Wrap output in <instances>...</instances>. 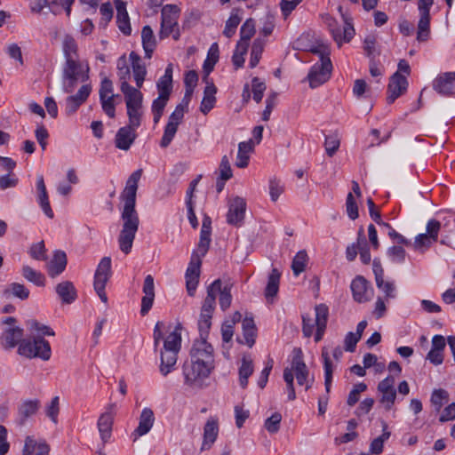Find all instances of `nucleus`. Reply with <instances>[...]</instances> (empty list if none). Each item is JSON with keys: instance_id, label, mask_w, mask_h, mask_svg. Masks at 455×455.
Masks as SVG:
<instances>
[{"instance_id": "61", "label": "nucleus", "mask_w": 455, "mask_h": 455, "mask_svg": "<svg viewBox=\"0 0 455 455\" xmlns=\"http://www.w3.org/2000/svg\"><path fill=\"white\" fill-rule=\"evenodd\" d=\"M251 86H252L253 100L257 103H259L261 101V100L263 98V94L266 90V85L258 77H254L251 81Z\"/></svg>"}, {"instance_id": "34", "label": "nucleus", "mask_w": 455, "mask_h": 455, "mask_svg": "<svg viewBox=\"0 0 455 455\" xmlns=\"http://www.w3.org/2000/svg\"><path fill=\"white\" fill-rule=\"evenodd\" d=\"M67 266V255L62 251H56L48 264L47 270L51 277L60 275Z\"/></svg>"}, {"instance_id": "41", "label": "nucleus", "mask_w": 455, "mask_h": 455, "mask_svg": "<svg viewBox=\"0 0 455 455\" xmlns=\"http://www.w3.org/2000/svg\"><path fill=\"white\" fill-rule=\"evenodd\" d=\"M55 290L63 303L70 304L76 299V290L69 281L60 283Z\"/></svg>"}, {"instance_id": "11", "label": "nucleus", "mask_w": 455, "mask_h": 455, "mask_svg": "<svg viewBox=\"0 0 455 455\" xmlns=\"http://www.w3.org/2000/svg\"><path fill=\"white\" fill-rule=\"evenodd\" d=\"M111 276V258L103 257L97 266L94 274L93 286L100 300L105 304L108 303V296L105 291V287Z\"/></svg>"}, {"instance_id": "62", "label": "nucleus", "mask_w": 455, "mask_h": 455, "mask_svg": "<svg viewBox=\"0 0 455 455\" xmlns=\"http://www.w3.org/2000/svg\"><path fill=\"white\" fill-rule=\"evenodd\" d=\"M211 242L212 239L199 238L197 248L193 251L191 257L196 256L199 261H202V259L206 255L210 248Z\"/></svg>"}, {"instance_id": "3", "label": "nucleus", "mask_w": 455, "mask_h": 455, "mask_svg": "<svg viewBox=\"0 0 455 455\" xmlns=\"http://www.w3.org/2000/svg\"><path fill=\"white\" fill-rule=\"evenodd\" d=\"M164 323L157 322L153 331L154 347L156 349L163 339L162 329ZM181 327L176 326L175 329L164 338L163 347L160 348V366L159 371L163 376H167L176 368L178 354L181 348Z\"/></svg>"}, {"instance_id": "21", "label": "nucleus", "mask_w": 455, "mask_h": 455, "mask_svg": "<svg viewBox=\"0 0 455 455\" xmlns=\"http://www.w3.org/2000/svg\"><path fill=\"white\" fill-rule=\"evenodd\" d=\"M434 90L443 96L455 94V71L439 74L433 81Z\"/></svg>"}, {"instance_id": "19", "label": "nucleus", "mask_w": 455, "mask_h": 455, "mask_svg": "<svg viewBox=\"0 0 455 455\" xmlns=\"http://www.w3.org/2000/svg\"><path fill=\"white\" fill-rule=\"evenodd\" d=\"M246 211V202L240 196L231 199L228 204L227 222L233 226L242 225Z\"/></svg>"}, {"instance_id": "63", "label": "nucleus", "mask_w": 455, "mask_h": 455, "mask_svg": "<svg viewBox=\"0 0 455 455\" xmlns=\"http://www.w3.org/2000/svg\"><path fill=\"white\" fill-rule=\"evenodd\" d=\"M158 95L170 98L172 90V80L164 77H160L156 83Z\"/></svg>"}, {"instance_id": "33", "label": "nucleus", "mask_w": 455, "mask_h": 455, "mask_svg": "<svg viewBox=\"0 0 455 455\" xmlns=\"http://www.w3.org/2000/svg\"><path fill=\"white\" fill-rule=\"evenodd\" d=\"M50 447L44 443H37L32 436H27L22 455H49Z\"/></svg>"}, {"instance_id": "1", "label": "nucleus", "mask_w": 455, "mask_h": 455, "mask_svg": "<svg viewBox=\"0 0 455 455\" xmlns=\"http://www.w3.org/2000/svg\"><path fill=\"white\" fill-rule=\"evenodd\" d=\"M130 65L124 55L117 60L116 75L120 84V91L124 94L128 124L138 129L141 124L143 116V86L148 70L141 57L135 52L129 54Z\"/></svg>"}, {"instance_id": "52", "label": "nucleus", "mask_w": 455, "mask_h": 455, "mask_svg": "<svg viewBox=\"0 0 455 455\" xmlns=\"http://www.w3.org/2000/svg\"><path fill=\"white\" fill-rule=\"evenodd\" d=\"M263 43L260 40L257 39L253 42L249 62L251 68H255L259 64L263 52Z\"/></svg>"}, {"instance_id": "60", "label": "nucleus", "mask_w": 455, "mask_h": 455, "mask_svg": "<svg viewBox=\"0 0 455 455\" xmlns=\"http://www.w3.org/2000/svg\"><path fill=\"white\" fill-rule=\"evenodd\" d=\"M448 399L449 394L444 389H435L431 395V403L436 407V410H439Z\"/></svg>"}, {"instance_id": "9", "label": "nucleus", "mask_w": 455, "mask_h": 455, "mask_svg": "<svg viewBox=\"0 0 455 455\" xmlns=\"http://www.w3.org/2000/svg\"><path fill=\"white\" fill-rule=\"evenodd\" d=\"M433 4L434 0H418L419 20L416 40L419 43H427L431 38L430 9Z\"/></svg>"}, {"instance_id": "39", "label": "nucleus", "mask_w": 455, "mask_h": 455, "mask_svg": "<svg viewBox=\"0 0 455 455\" xmlns=\"http://www.w3.org/2000/svg\"><path fill=\"white\" fill-rule=\"evenodd\" d=\"M141 41L145 52V58L151 59L156 46V40L150 26L147 25L142 28Z\"/></svg>"}, {"instance_id": "43", "label": "nucleus", "mask_w": 455, "mask_h": 455, "mask_svg": "<svg viewBox=\"0 0 455 455\" xmlns=\"http://www.w3.org/2000/svg\"><path fill=\"white\" fill-rule=\"evenodd\" d=\"M382 434L381 435L374 438L370 444V452L374 455H379L383 451L384 443L387 441L391 435L388 430L387 424L381 421Z\"/></svg>"}, {"instance_id": "18", "label": "nucleus", "mask_w": 455, "mask_h": 455, "mask_svg": "<svg viewBox=\"0 0 455 455\" xmlns=\"http://www.w3.org/2000/svg\"><path fill=\"white\" fill-rule=\"evenodd\" d=\"M353 298L358 303L369 301L373 296V289L369 282L362 275L353 279L350 285Z\"/></svg>"}, {"instance_id": "17", "label": "nucleus", "mask_w": 455, "mask_h": 455, "mask_svg": "<svg viewBox=\"0 0 455 455\" xmlns=\"http://www.w3.org/2000/svg\"><path fill=\"white\" fill-rule=\"evenodd\" d=\"M395 383V377L393 375H388L378 385V391L381 394L380 403L387 411L392 409L396 399Z\"/></svg>"}, {"instance_id": "50", "label": "nucleus", "mask_w": 455, "mask_h": 455, "mask_svg": "<svg viewBox=\"0 0 455 455\" xmlns=\"http://www.w3.org/2000/svg\"><path fill=\"white\" fill-rule=\"evenodd\" d=\"M62 49L65 59L76 58L77 56L78 46L75 38L70 35L64 36Z\"/></svg>"}, {"instance_id": "35", "label": "nucleus", "mask_w": 455, "mask_h": 455, "mask_svg": "<svg viewBox=\"0 0 455 455\" xmlns=\"http://www.w3.org/2000/svg\"><path fill=\"white\" fill-rule=\"evenodd\" d=\"M281 273L276 268H273L268 275L267 286L265 288L264 295L267 302L272 303L274 298L277 295L279 291Z\"/></svg>"}, {"instance_id": "20", "label": "nucleus", "mask_w": 455, "mask_h": 455, "mask_svg": "<svg viewBox=\"0 0 455 455\" xmlns=\"http://www.w3.org/2000/svg\"><path fill=\"white\" fill-rule=\"evenodd\" d=\"M115 410V403L108 404L106 411L100 414L98 419L97 427L103 443H107L111 437Z\"/></svg>"}, {"instance_id": "22", "label": "nucleus", "mask_w": 455, "mask_h": 455, "mask_svg": "<svg viewBox=\"0 0 455 455\" xmlns=\"http://www.w3.org/2000/svg\"><path fill=\"white\" fill-rule=\"evenodd\" d=\"M201 265L202 261H199L196 256L191 257L188 268L186 270V287L188 295L191 297L195 295V292L199 283Z\"/></svg>"}, {"instance_id": "46", "label": "nucleus", "mask_w": 455, "mask_h": 455, "mask_svg": "<svg viewBox=\"0 0 455 455\" xmlns=\"http://www.w3.org/2000/svg\"><path fill=\"white\" fill-rule=\"evenodd\" d=\"M376 285L384 293L383 299L387 301L395 299L397 297L396 286L394 281H385L384 278L379 277Z\"/></svg>"}, {"instance_id": "31", "label": "nucleus", "mask_w": 455, "mask_h": 455, "mask_svg": "<svg viewBox=\"0 0 455 455\" xmlns=\"http://www.w3.org/2000/svg\"><path fill=\"white\" fill-rule=\"evenodd\" d=\"M23 329L20 327H12L4 331L1 337V344L4 348L10 349L15 347L17 345L20 346V342L23 341Z\"/></svg>"}, {"instance_id": "15", "label": "nucleus", "mask_w": 455, "mask_h": 455, "mask_svg": "<svg viewBox=\"0 0 455 455\" xmlns=\"http://www.w3.org/2000/svg\"><path fill=\"white\" fill-rule=\"evenodd\" d=\"M441 229L440 221L432 219L428 220L426 226V233L419 234L415 237L411 246L416 251H424L427 250L438 239V234Z\"/></svg>"}, {"instance_id": "44", "label": "nucleus", "mask_w": 455, "mask_h": 455, "mask_svg": "<svg viewBox=\"0 0 455 455\" xmlns=\"http://www.w3.org/2000/svg\"><path fill=\"white\" fill-rule=\"evenodd\" d=\"M253 371L252 359L249 355H244L239 367V383L243 388L247 387L248 379L253 373Z\"/></svg>"}, {"instance_id": "12", "label": "nucleus", "mask_w": 455, "mask_h": 455, "mask_svg": "<svg viewBox=\"0 0 455 455\" xmlns=\"http://www.w3.org/2000/svg\"><path fill=\"white\" fill-rule=\"evenodd\" d=\"M190 360L196 362L211 370L214 369V350L205 338L196 339L190 350Z\"/></svg>"}, {"instance_id": "36", "label": "nucleus", "mask_w": 455, "mask_h": 455, "mask_svg": "<svg viewBox=\"0 0 455 455\" xmlns=\"http://www.w3.org/2000/svg\"><path fill=\"white\" fill-rule=\"evenodd\" d=\"M255 21L253 19H247L240 28V40L237 42L239 49H248L249 43L255 34Z\"/></svg>"}, {"instance_id": "14", "label": "nucleus", "mask_w": 455, "mask_h": 455, "mask_svg": "<svg viewBox=\"0 0 455 455\" xmlns=\"http://www.w3.org/2000/svg\"><path fill=\"white\" fill-rule=\"evenodd\" d=\"M284 370H290L293 377H296L297 382L299 386H305V389L308 390L311 388L314 378H309V371L304 363L302 351L300 348L294 350V355L290 368Z\"/></svg>"}, {"instance_id": "16", "label": "nucleus", "mask_w": 455, "mask_h": 455, "mask_svg": "<svg viewBox=\"0 0 455 455\" xmlns=\"http://www.w3.org/2000/svg\"><path fill=\"white\" fill-rule=\"evenodd\" d=\"M184 113L185 107L182 104H179L169 116L168 123L164 127V134L160 141L162 148H167L172 141L178 131V127L183 120Z\"/></svg>"}, {"instance_id": "64", "label": "nucleus", "mask_w": 455, "mask_h": 455, "mask_svg": "<svg viewBox=\"0 0 455 455\" xmlns=\"http://www.w3.org/2000/svg\"><path fill=\"white\" fill-rule=\"evenodd\" d=\"M219 47L217 43H214L212 44L209 52H208V59L204 61V69H208V71H211L213 68L214 64L218 60L219 57Z\"/></svg>"}, {"instance_id": "57", "label": "nucleus", "mask_w": 455, "mask_h": 455, "mask_svg": "<svg viewBox=\"0 0 455 455\" xmlns=\"http://www.w3.org/2000/svg\"><path fill=\"white\" fill-rule=\"evenodd\" d=\"M366 389V384L363 382L355 384L348 395L347 401V404L349 406H354L359 401L360 394L364 392Z\"/></svg>"}, {"instance_id": "47", "label": "nucleus", "mask_w": 455, "mask_h": 455, "mask_svg": "<svg viewBox=\"0 0 455 455\" xmlns=\"http://www.w3.org/2000/svg\"><path fill=\"white\" fill-rule=\"evenodd\" d=\"M21 272L24 278L28 282L40 287L45 285V277L41 272L33 269L29 266H23Z\"/></svg>"}, {"instance_id": "56", "label": "nucleus", "mask_w": 455, "mask_h": 455, "mask_svg": "<svg viewBox=\"0 0 455 455\" xmlns=\"http://www.w3.org/2000/svg\"><path fill=\"white\" fill-rule=\"evenodd\" d=\"M379 226L385 228L387 229V235L388 236L396 241L398 243L404 244L406 246H409L411 244V242L408 239H406L403 235L397 233L389 223L384 222L383 220L379 224Z\"/></svg>"}, {"instance_id": "23", "label": "nucleus", "mask_w": 455, "mask_h": 455, "mask_svg": "<svg viewBox=\"0 0 455 455\" xmlns=\"http://www.w3.org/2000/svg\"><path fill=\"white\" fill-rule=\"evenodd\" d=\"M408 87V81L406 76L399 72H395L390 78L387 87V101L388 104H392L401 95L405 93Z\"/></svg>"}, {"instance_id": "2", "label": "nucleus", "mask_w": 455, "mask_h": 455, "mask_svg": "<svg viewBox=\"0 0 455 455\" xmlns=\"http://www.w3.org/2000/svg\"><path fill=\"white\" fill-rule=\"evenodd\" d=\"M142 173V169L134 171L127 179L120 196L124 207L121 213L123 227L118 236V243L120 250L124 254L131 252L135 235L139 229L140 219L135 206L138 185Z\"/></svg>"}, {"instance_id": "7", "label": "nucleus", "mask_w": 455, "mask_h": 455, "mask_svg": "<svg viewBox=\"0 0 455 455\" xmlns=\"http://www.w3.org/2000/svg\"><path fill=\"white\" fill-rule=\"evenodd\" d=\"M18 354L28 359L40 358L43 361H48L52 355V349L46 339L36 337L33 340L21 341L18 347Z\"/></svg>"}, {"instance_id": "53", "label": "nucleus", "mask_w": 455, "mask_h": 455, "mask_svg": "<svg viewBox=\"0 0 455 455\" xmlns=\"http://www.w3.org/2000/svg\"><path fill=\"white\" fill-rule=\"evenodd\" d=\"M45 413L48 418L54 423H58V415L60 413V397L52 398L49 404L45 406Z\"/></svg>"}, {"instance_id": "48", "label": "nucleus", "mask_w": 455, "mask_h": 455, "mask_svg": "<svg viewBox=\"0 0 455 455\" xmlns=\"http://www.w3.org/2000/svg\"><path fill=\"white\" fill-rule=\"evenodd\" d=\"M308 256L306 251L302 250L296 253L291 263V269L295 276L299 275L303 271H305Z\"/></svg>"}, {"instance_id": "26", "label": "nucleus", "mask_w": 455, "mask_h": 455, "mask_svg": "<svg viewBox=\"0 0 455 455\" xmlns=\"http://www.w3.org/2000/svg\"><path fill=\"white\" fill-rule=\"evenodd\" d=\"M136 128L125 125L121 127L115 137V145L118 149L127 151L137 138Z\"/></svg>"}, {"instance_id": "10", "label": "nucleus", "mask_w": 455, "mask_h": 455, "mask_svg": "<svg viewBox=\"0 0 455 455\" xmlns=\"http://www.w3.org/2000/svg\"><path fill=\"white\" fill-rule=\"evenodd\" d=\"M161 14L160 37L165 38L172 34L173 38L178 40L180 37V33L177 28L180 16L179 7L175 4H166L163 7Z\"/></svg>"}, {"instance_id": "28", "label": "nucleus", "mask_w": 455, "mask_h": 455, "mask_svg": "<svg viewBox=\"0 0 455 455\" xmlns=\"http://www.w3.org/2000/svg\"><path fill=\"white\" fill-rule=\"evenodd\" d=\"M143 293L144 296L141 299L140 314L141 315H146L151 309L155 299V284L154 278L151 275H148L145 277Z\"/></svg>"}, {"instance_id": "58", "label": "nucleus", "mask_w": 455, "mask_h": 455, "mask_svg": "<svg viewBox=\"0 0 455 455\" xmlns=\"http://www.w3.org/2000/svg\"><path fill=\"white\" fill-rule=\"evenodd\" d=\"M339 139L337 135L331 134L325 137L324 147L329 156H332L339 148Z\"/></svg>"}, {"instance_id": "45", "label": "nucleus", "mask_w": 455, "mask_h": 455, "mask_svg": "<svg viewBox=\"0 0 455 455\" xmlns=\"http://www.w3.org/2000/svg\"><path fill=\"white\" fill-rule=\"evenodd\" d=\"M324 369V386L327 393L330 392L332 381V373L334 370L333 363L330 358L328 350L324 347L322 350Z\"/></svg>"}, {"instance_id": "51", "label": "nucleus", "mask_w": 455, "mask_h": 455, "mask_svg": "<svg viewBox=\"0 0 455 455\" xmlns=\"http://www.w3.org/2000/svg\"><path fill=\"white\" fill-rule=\"evenodd\" d=\"M268 188L270 198L273 202H276L284 191L283 185L276 177H272L269 179Z\"/></svg>"}, {"instance_id": "32", "label": "nucleus", "mask_w": 455, "mask_h": 455, "mask_svg": "<svg viewBox=\"0 0 455 455\" xmlns=\"http://www.w3.org/2000/svg\"><path fill=\"white\" fill-rule=\"evenodd\" d=\"M116 24L120 31L125 35L129 36L132 33V28L130 23L129 15L126 10V3L123 1L116 2Z\"/></svg>"}, {"instance_id": "55", "label": "nucleus", "mask_w": 455, "mask_h": 455, "mask_svg": "<svg viewBox=\"0 0 455 455\" xmlns=\"http://www.w3.org/2000/svg\"><path fill=\"white\" fill-rule=\"evenodd\" d=\"M282 415L279 412L273 413L269 418L265 420L264 427L270 433L275 434L280 428Z\"/></svg>"}, {"instance_id": "5", "label": "nucleus", "mask_w": 455, "mask_h": 455, "mask_svg": "<svg viewBox=\"0 0 455 455\" xmlns=\"http://www.w3.org/2000/svg\"><path fill=\"white\" fill-rule=\"evenodd\" d=\"M212 370L192 360H187L182 366L184 384L192 389L203 388Z\"/></svg>"}, {"instance_id": "54", "label": "nucleus", "mask_w": 455, "mask_h": 455, "mask_svg": "<svg viewBox=\"0 0 455 455\" xmlns=\"http://www.w3.org/2000/svg\"><path fill=\"white\" fill-rule=\"evenodd\" d=\"M116 97H118V95L108 96L106 98L100 99L102 110L109 118H114L116 116L115 99Z\"/></svg>"}, {"instance_id": "30", "label": "nucleus", "mask_w": 455, "mask_h": 455, "mask_svg": "<svg viewBox=\"0 0 455 455\" xmlns=\"http://www.w3.org/2000/svg\"><path fill=\"white\" fill-rule=\"evenodd\" d=\"M338 10L342 16L344 24L342 28L339 25L337 26L336 31L337 34L339 35V39L334 41L337 43L338 46L340 47L343 43L350 42V40L354 37L355 31L352 24V20L345 15L342 6H339Z\"/></svg>"}, {"instance_id": "8", "label": "nucleus", "mask_w": 455, "mask_h": 455, "mask_svg": "<svg viewBox=\"0 0 455 455\" xmlns=\"http://www.w3.org/2000/svg\"><path fill=\"white\" fill-rule=\"evenodd\" d=\"M89 67L85 66L84 70L82 64L75 58L66 59L63 68V78L65 80L64 91L68 93L71 92L78 80L84 82L88 80Z\"/></svg>"}, {"instance_id": "29", "label": "nucleus", "mask_w": 455, "mask_h": 455, "mask_svg": "<svg viewBox=\"0 0 455 455\" xmlns=\"http://www.w3.org/2000/svg\"><path fill=\"white\" fill-rule=\"evenodd\" d=\"M446 347V339L442 335H435L432 339V347L427 355L434 365H440L443 362V350Z\"/></svg>"}, {"instance_id": "59", "label": "nucleus", "mask_w": 455, "mask_h": 455, "mask_svg": "<svg viewBox=\"0 0 455 455\" xmlns=\"http://www.w3.org/2000/svg\"><path fill=\"white\" fill-rule=\"evenodd\" d=\"M388 258L395 263H403L405 260L406 252L401 246H392L387 250Z\"/></svg>"}, {"instance_id": "37", "label": "nucleus", "mask_w": 455, "mask_h": 455, "mask_svg": "<svg viewBox=\"0 0 455 455\" xmlns=\"http://www.w3.org/2000/svg\"><path fill=\"white\" fill-rule=\"evenodd\" d=\"M217 88L213 83H207L204 91V97L200 105V111L204 115H207L215 106Z\"/></svg>"}, {"instance_id": "40", "label": "nucleus", "mask_w": 455, "mask_h": 455, "mask_svg": "<svg viewBox=\"0 0 455 455\" xmlns=\"http://www.w3.org/2000/svg\"><path fill=\"white\" fill-rule=\"evenodd\" d=\"M254 149V142L252 140L243 141L238 144V152L235 165L238 168H245L249 164L250 154Z\"/></svg>"}, {"instance_id": "27", "label": "nucleus", "mask_w": 455, "mask_h": 455, "mask_svg": "<svg viewBox=\"0 0 455 455\" xmlns=\"http://www.w3.org/2000/svg\"><path fill=\"white\" fill-rule=\"evenodd\" d=\"M218 435L219 419L216 417H210L204 427V435L201 450H210L215 443Z\"/></svg>"}, {"instance_id": "42", "label": "nucleus", "mask_w": 455, "mask_h": 455, "mask_svg": "<svg viewBox=\"0 0 455 455\" xmlns=\"http://www.w3.org/2000/svg\"><path fill=\"white\" fill-rule=\"evenodd\" d=\"M41 403L38 399L24 401L19 407V416L21 423H24L29 417L35 415L39 410Z\"/></svg>"}, {"instance_id": "6", "label": "nucleus", "mask_w": 455, "mask_h": 455, "mask_svg": "<svg viewBox=\"0 0 455 455\" xmlns=\"http://www.w3.org/2000/svg\"><path fill=\"white\" fill-rule=\"evenodd\" d=\"M233 286L234 283L230 280L216 279L207 287L205 299L212 297V306L216 307V299L218 298L220 307L225 312L230 307L232 303L233 296L231 291Z\"/></svg>"}, {"instance_id": "24", "label": "nucleus", "mask_w": 455, "mask_h": 455, "mask_svg": "<svg viewBox=\"0 0 455 455\" xmlns=\"http://www.w3.org/2000/svg\"><path fill=\"white\" fill-rule=\"evenodd\" d=\"M215 311V307L212 306V299L209 297L208 299L204 300L200 316L198 320V329L201 338H206L212 326V318Z\"/></svg>"}, {"instance_id": "38", "label": "nucleus", "mask_w": 455, "mask_h": 455, "mask_svg": "<svg viewBox=\"0 0 455 455\" xmlns=\"http://www.w3.org/2000/svg\"><path fill=\"white\" fill-rule=\"evenodd\" d=\"M242 328L243 339L239 341L251 347L255 343L257 335V329L253 318L251 316L244 317L242 322Z\"/></svg>"}, {"instance_id": "49", "label": "nucleus", "mask_w": 455, "mask_h": 455, "mask_svg": "<svg viewBox=\"0 0 455 455\" xmlns=\"http://www.w3.org/2000/svg\"><path fill=\"white\" fill-rule=\"evenodd\" d=\"M241 20L242 19L238 14V11L233 10L229 18L226 21L223 35L228 38L232 37L235 34L236 28L240 24Z\"/></svg>"}, {"instance_id": "13", "label": "nucleus", "mask_w": 455, "mask_h": 455, "mask_svg": "<svg viewBox=\"0 0 455 455\" xmlns=\"http://www.w3.org/2000/svg\"><path fill=\"white\" fill-rule=\"evenodd\" d=\"M332 64L329 57L321 55L319 62L312 66L307 75V80L311 88H316L331 77Z\"/></svg>"}, {"instance_id": "25", "label": "nucleus", "mask_w": 455, "mask_h": 455, "mask_svg": "<svg viewBox=\"0 0 455 455\" xmlns=\"http://www.w3.org/2000/svg\"><path fill=\"white\" fill-rule=\"evenodd\" d=\"M155 414L152 409L145 407L139 417V425L132 433L133 440L136 441L139 437L147 435L155 424Z\"/></svg>"}, {"instance_id": "4", "label": "nucleus", "mask_w": 455, "mask_h": 455, "mask_svg": "<svg viewBox=\"0 0 455 455\" xmlns=\"http://www.w3.org/2000/svg\"><path fill=\"white\" fill-rule=\"evenodd\" d=\"M315 318L307 315H302V332L304 337L313 335L315 327V341L319 342L324 334L329 317V308L325 304H318L315 307Z\"/></svg>"}]
</instances>
